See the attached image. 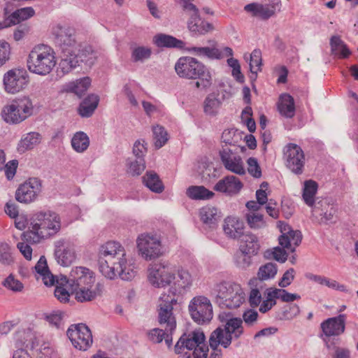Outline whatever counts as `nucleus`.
Returning <instances> with one entry per match:
<instances>
[{
    "label": "nucleus",
    "mask_w": 358,
    "mask_h": 358,
    "mask_svg": "<svg viewBox=\"0 0 358 358\" xmlns=\"http://www.w3.org/2000/svg\"><path fill=\"white\" fill-rule=\"evenodd\" d=\"M31 226L22 234V239L30 243H39L57 234L61 229L59 215L52 211L38 212L31 220Z\"/></svg>",
    "instance_id": "nucleus-1"
},
{
    "label": "nucleus",
    "mask_w": 358,
    "mask_h": 358,
    "mask_svg": "<svg viewBox=\"0 0 358 358\" xmlns=\"http://www.w3.org/2000/svg\"><path fill=\"white\" fill-rule=\"evenodd\" d=\"M179 77L197 80L194 85L197 89L206 90L212 85V75L209 69L202 62L192 57H182L175 65Z\"/></svg>",
    "instance_id": "nucleus-2"
},
{
    "label": "nucleus",
    "mask_w": 358,
    "mask_h": 358,
    "mask_svg": "<svg viewBox=\"0 0 358 358\" xmlns=\"http://www.w3.org/2000/svg\"><path fill=\"white\" fill-rule=\"evenodd\" d=\"M243 320L239 317L226 319L224 328L219 327L210 336L209 344L213 350L210 358H222V352L217 347L220 345L227 348L231 343L233 338L238 339L243 334Z\"/></svg>",
    "instance_id": "nucleus-3"
},
{
    "label": "nucleus",
    "mask_w": 358,
    "mask_h": 358,
    "mask_svg": "<svg viewBox=\"0 0 358 358\" xmlns=\"http://www.w3.org/2000/svg\"><path fill=\"white\" fill-rule=\"evenodd\" d=\"M52 34L54 41L62 53L58 71L61 69L67 71L69 66H71L69 64L74 62L70 61L69 57L79 50L80 43L76 38L75 30L69 27L57 26L54 29Z\"/></svg>",
    "instance_id": "nucleus-4"
},
{
    "label": "nucleus",
    "mask_w": 358,
    "mask_h": 358,
    "mask_svg": "<svg viewBox=\"0 0 358 358\" xmlns=\"http://www.w3.org/2000/svg\"><path fill=\"white\" fill-rule=\"evenodd\" d=\"M211 295L214 297V302L222 308H237L245 300V294L241 285L230 281L215 284Z\"/></svg>",
    "instance_id": "nucleus-5"
},
{
    "label": "nucleus",
    "mask_w": 358,
    "mask_h": 358,
    "mask_svg": "<svg viewBox=\"0 0 358 358\" xmlns=\"http://www.w3.org/2000/svg\"><path fill=\"white\" fill-rule=\"evenodd\" d=\"M126 257L124 247L118 242L108 241L99 247L98 266L99 271L108 279H114V267Z\"/></svg>",
    "instance_id": "nucleus-6"
},
{
    "label": "nucleus",
    "mask_w": 358,
    "mask_h": 358,
    "mask_svg": "<svg viewBox=\"0 0 358 358\" xmlns=\"http://www.w3.org/2000/svg\"><path fill=\"white\" fill-rule=\"evenodd\" d=\"M55 64L52 50L43 44L35 46L30 51L27 60L29 71L41 76L50 73Z\"/></svg>",
    "instance_id": "nucleus-7"
},
{
    "label": "nucleus",
    "mask_w": 358,
    "mask_h": 358,
    "mask_svg": "<svg viewBox=\"0 0 358 358\" xmlns=\"http://www.w3.org/2000/svg\"><path fill=\"white\" fill-rule=\"evenodd\" d=\"M177 301L168 295L160 296L158 309V322L161 327H165L166 344L170 348L173 343V334L176 329V320L173 313Z\"/></svg>",
    "instance_id": "nucleus-8"
},
{
    "label": "nucleus",
    "mask_w": 358,
    "mask_h": 358,
    "mask_svg": "<svg viewBox=\"0 0 358 358\" xmlns=\"http://www.w3.org/2000/svg\"><path fill=\"white\" fill-rule=\"evenodd\" d=\"M148 271V280L155 287L169 286L174 278L173 268L168 262L150 264Z\"/></svg>",
    "instance_id": "nucleus-9"
},
{
    "label": "nucleus",
    "mask_w": 358,
    "mask_h": 358,
    "mask_svg": "<svg viewBox=\"0 0 358 358\" xmlns=\"http://www.w3.org/2000/svg\"><path fill=\"white\" fill-rule=\"evenodd\" d=\"M206 337L202 331L196 329L189 333H184L174 346L175 353L178 356L184 354L186 349L189 352L197 348L202 350H208V347L205 343Z\"/></svg>",
    "instance_id": "nucleus-10"
},
{
    "label": "nucleus",
    "mask_w": 358,
    "mask_h": 358,
    "mask_svg": "<svg viewBox=\"0 0 358 358\" xmlns=\"http://www.w3.org/2000/svg\"><path fill=\"white\" fill-rule=\"evenodd\" d=\"M137 248L142 257L150 261L162 255V248L159 238L156 235L141 234L137 238Z\"/></svg>",
    "instance_id": "nucleus-11"
},
{
    "label": "nucleus",
    "mask_w": 358,
    "mask_h": 358,
    "mask_svg": "<svg viewBox=\"0 0 358 358\" xmlns=\"http://www.w3.org/2000/svg\"><path fill=\"white\" fill-rule=\"evenodd\" d=\"M192 320L199 324L208 322L213 318V307L210 300L203 296L194 297L189 304Z\"/></svg>",
    "instance_id": "nucleus-12"
},
{
    "label": "nucleus",
    "mask_w": 358,
    "mask_h": 358,
    "mask_svg": "<svg viewBox=\"0 0 358 358\" xmlns=\"http://www.w3.org/2000/svg\"><path fill=\"white\" fill-rule=\"evenodd\" d=\"M264 294L265 299L259 308L262 313H266L271 310L276 305L277 299H280L282 302L289 303L301 298L297 294L289 293L283 288L276 287L266 288Z\"/></svg>",
    "instance_id": "nucleus-13"
},
{
    "label": "nucleus",
    "mask_w": 358,
    "mask_h": 358,
    "mask_svg": "<svg viewBox=\"0 0 358 358\" xmlns=\"http://www.w3.org/2000/svg\"><path fill=\"white\" fill-rule=\"evenodd\" d=\"M66 335L73 345L80 350L85 351L92 344V335L89 327L83 323L71 325Z\"/></svg>",
    "instance_id": "nucleus-14"
},
{
    "label": "nucleus",
    "mask_w": 358,
    "mask_h": 358,
    "mask_svg": "<svg viewBox=\"0 0 358 358\" xmlns=\"http://www.w3.org/2000/svg\"><path fill=\"white\" fill-rule=\"evenodd\" d=\"M42 191V182L38 178H29L20 185L15 192L17 201L29 203L36 201Z\"/></svg>",
    "instance_id": "nucleus-15"
},
{
    "label": "nucleus",
    "mask_w": 358,
    "mask_h": 358,
    "mask_svg": "<svg viewBox=\"0 0 358 358\" xmlns=\"http://www.w3.org/2000/svg\"><path fill=\"white\" fill-rule=\"evenodd\" d=\"M286 166L294 174L303 172L305 155L301 148L294 143H289L284 149Z\"/></svg>",
    "instance_id": "nucleus-16"
},
{
    "label": "nucleus",
    "mask_w": 358,
    "mask_h": 358,
    "mask_svg": "<svg viewBox=\"0 0 358 358\" xmlns=\"http://www.w3.org/2000/svg\"><path fill=\"white\" fill-rule=\"evenodd\" d=\"M29 81L28 75L24 69H13L7 71L3 76L5 91L15 94L25 87Z\"/></svg>",
    "instance_id": "nucleus-17"
},
{
    "label": "nucleus",
    "mask_w": 358,
    "mask_h": 358,
    "mask_svg": "<svg viewBox=\"0 0 358 358\" xmlns=\"http://www.w3.org/2000/svg\"><path fill=\"white\" fill-rule=\"evenodd\" d=\"M64 281L69 287L93 286L95 276L93 271L83 266H76L72 268L69 278L64 276Z\"/></svg>",
    "instance_id": "nucleus-18"
},
{
    "label": "nucleus",
    "mask_w": 358,
    "mask_h": 358,
    "mask_svg": "<svg viewBox=\"0 0 358 358\" xmlns=\"http://www.w3.org/2000/svg\"><path fill=\"white\" fill-rule=\"evenodd\" d=\"M219 155L227 170L240 176L245 173L243 159L238 153L229 148H222L219 152Z\"/></svg>",
    "instance_id": "nucleus-19"
},
{
    "label": "nucleus",
    "mask_w": 358,
    "mask_h": 358,
    "mask_svg": "<svg viewBox=\"0 0 358 358\" xmlns=\"http://www.w3.org/2000/svg\"><path fill=\"white\" fill-rule=\"evenodd\" d=\"M54 245V256L57 264L62 266H70L76 257L73 245L65 239H59Z\"/></svg>",
    "instance_id": "nucleus-20"
},
{
    "label": "nucleus",
    "mask_w": 358,
    "mask_h": 358,
    "mask_svg": "<svg viewBox=\"0 0 358 358\" xmlns=\"http://www.w3.org/2000/svg\"><path fill=\"white\" fill-rule=\"evenodd\" d=\"M96 59V54L92 50V47L90 45H83L80 43L79 50L69 57L70 61L74 62L73 63H70L69 64V66L71 65V66H69V69L67 71L65 69H61L59 71H61L63 75L68 73L76 66H79L82 62L90 66L94 64Z\"/></svg>",
    "instance_id": "nucleus-21"
},
{
    "label": "nucleus",
    "mask_w": 358,
    "mask_h": 358,
    "mask_svg": "<svg viewBox=\"0 0 358 358\" xmlns=\"http://www.w3.org/2000/svg\"><path fill=\"white\" fill-rule=\"evenodd\" d=\"M172 285L171 286L169 292V294L164 293L161 295H168L169 296L174 297V299L178 301V299L176 298V295L182 294L187 289H189L192 283V279L190 273L186 270H178L177 274L174 273V278L172 280ZM178 305L177 302V305L175 308Z\"/></svg>",
    "instance_id": "nucleus-22"
},
{
    "label": "nucleus",
    "mask_w": 358,
    "mask_h": 358,
    "mask_svg": "<svg viewBox=\"0 0 358 358\" xmlns=\"http://www.w3.org/2000/svg\"><path fill=\"white\" fill-rule=\"evenodd\" d=\"M15 348L34 349L39 345V334L31 328L21 329L15 331L13 337Z\"/></svg>",
    "instance_id": "nucleus-23"
},
{
    "label": "nucleus",
    "mask_w": 358,
    "mask_h": 358,
    "mask_svg": "<svg viewBox=\"0 0 358 358\" xmlns=\"http://www.w3.org/2000/svg\"><path fill=\"white\" fill-rule=\"evenodd\" d=\"M345 314L329 317L320 324V328L325 337L338 336L345 330Z\"/></svg>",
    "instance_id": "nucleus-24"
},
{
    "label": "nucleus",
    "mask_w": 358,
    "mask_h": 358,
    "mask_svg": "<svg viewBox=\"0 0 358 358\" xmlns=\"http://www.w3.org/2000/svg\"><path fill=\"white\" fill-rule=\"evenodd\" d=\"M280 4V0H272L271 4H261L251 3L244 7V10L252 14L253 17H258L262 20H268L275 13L276 6Z\"/></svg>",
    "instance_id": "nucleus-25"
},
{
    "label": "nucleus",
    "mask_w": 358,
    "mask_h": 358,
    "mask_svg": "<svg viewBox=\"0 0 358 358\" xmlns=\"http://www.w3.org/2000/svg\"><path fill=\"white\" fill-rule=\"evenodd\" d=\"M185 14L189 17L187 27L191 32L204 35L213 30L214 27L211 23L201 20L197 8L194 11H189Z\"/></svg>",
    "instance_id": "nucleus-26"
},
{
    "label": "nucleus",
    "mask_w": 358,
    "mask_h": 358,
    "mask_svg": "<svg viewBox=\"0 0 358 358\" xmlns=\"http://www.w3.org/2000/svg\"><path fill=\"white\" fill-rule=\"evenodd\" d=\"M244 222L236 217H227L224 219L223 231L231 239H240L244 234Z\"/></svg>",
    "instance_id": "nucleus-27"
},
{
    "label": "nucleus",
    "mask_w": 358,
    "mask_h": 358,
    "mask_svg": "<svg viewBox=\"0 0 358 358\" xmlns=\"http://www.w3.org/2000/svg\"><path fill=\"white\" fill-rule=\"evenodd\" d=\"M312 212L313 215L321 217L320 222L327 223L334 222L336 208L333 204L329 203L328 199H322L317 202Z\"/></svg>",
    "instance_id": "nucleus-28"
},
{
    "label": "nucleus",
    "mask_w": 358,
    "mask_h": 358,
    "mask_svg": "<svg viewBox=\"0 0 358 358\" xmlns=\"http://www.w3.org/2000/svg\"><path fill=\"white\" fill-rule=\"evenodd\" d=\"M242 187L243 184L237 177L227 176L216 183L214 189L217 192L232 194L238 193Z\"/></svg>",
    "instance_id": "nucleus-29"
},
{
    "label": "nucleus",
    "mask_w": 358,
    "mask_h": 358,
    "mask_svg": "<svg viewBox=\"0 0 358 358\" xmlns=\"http://www.w3.org/2000/svg\"><path fill=\"white\" fill-rule=\"evenodd\" d=\"M72 293L76 295V299L79 302L90 301L99 295L101 292L102 285L98 283L95 289H92V286H85L75 287H69Z\"/></svg>",
    "instance_id": "nucleus-30"
},
{
    "label": "nucleus",
    "mask_w": 358,
    "mask_h": 358,
    "mask_svg": "<svg viewBox=\"0 0 358 358\" xmlns=\"http://www.w3.org/2000/svg\"><path fill=\"white\" fill-rule=\"evenodd\" d=\"M260 244L257 236L252 233L245 234L241 238L238 249L253 256L257 255Z\"/></svg>",
    "instance_id": "nucleus-31"
},
{
    "label": "nucleus",
    "mask_w": 358,
    "mask_h": 358,
    "mask_svg": "<svg viewBox=\"0 0 358 358\" xmlns=\"http://www.w3.org/2000/svg\"><path fill=\"white\" fill-rule=\"evenodd\" d=\"M11 103L17 110V113H20V116H22L23 120H25L34 114V105L29 96H24L16 98L11 101Z\"/></svg>",
    "instance_id": "nucleus-32"
},
{
    "label": "nucleus",
    "mask_w": 358,
    "mask_h": 358,
    "mask_svg": "<svg viewBox=\"0 0 358 358\" xmlns=\"http://www.w3.org/2000/svg\"><path fill=\"white\" fill-rule=\"evenodd\" d=\"M278 110L282 116L286 118L293 117L295 115L294 98L289 94H281L278 102Z\"/></svg>",
    "instance_id": "nucleus-33"
},
{
    "label": "nucleus",
    "mask_w": 358,
    "mask_h": 358,
    "mask_svg": "<svg viewBox=\"0 0 358 358\" xmlns=\"http://www.w3.org/2000/svg\"><path fill=\"white\" fill-rule=\"evenodd\" d=\"M99 102V97L95 94L88 95L80 103L78 108V114L83 117H91Z\"/></svg>",
    "instance_id": "nucleus-34"
},
{
    "label": "nucleus",
    "mask_w": 358,
    "mask_h": 358,
    "mask_svg": "<svg viewBox=\"0 0 358 358\" xmlns=\"http://www.w3.org/2000/svg\"><path fill=\"white\" fill-rule=\"evenodd\" d=\"M317 188V183L313 180H308L304 182L302 197L305 203L312 208V210L320 200L319 199H315Z\"/></svg>",
    "instance_id": "nucleus-35"
},
{
    "label": "nucleus",
    "mask_w": 358,
    "mask_h": 358,
    "mask_svg": "<svg viewBox=\"0 0 358 358\" xmlns=\"http://www.w3.org/2000/svg\"><path fill=\"white\" fill-rule=\"evenodd\" d=\"M114 278L119 276L122 280L129 281L135 277L137 271L134 266L132 264H128L127 259L124 257L122 262H119L114 267Z\"/></svg>",
    "instance_id": "nucleus-36"
},
{
    "label": "nucleus",
    "mask_w": 358,
    "mask_h": 358,
    "mask_svg": "<svg viewBox=\"0 0 358 358\" xmlns=\"http://www.w3.org/2000/svg\"><path fill=\"white\" fill-rule=\"evenodd\" d=\"M153 41L158 48H182L184 45L182 41L165 34L155 35Z\"/></svg>",
    "instance_id": "nucleus-37"
},
{
    "label": "nucleus",
    "mask_w": 358,
    "mask_h": 358,
    "mask_svg": "<svg viewBox=\"0 0 358 358\" xmlns=\"http://www.w3.org/2000/svg\"><path fill=\"white\" fill-rule=\"evenodd\" d=\"M189 51L197 57H206L210 59H221L223 58L222 51L215 45L212 47L193 46L189 49Z\"/></svg>",
    "instance_id": "nucleus-38"
},
{
    "label": "nucleus",
    "mask_w": 358,
    "mask_h": 358,
    "mask_svg": "<svg viewBox=\"0 0 358 358\" xmlns=\"http://www.w3.org/2000/svg\"><path fill=\"white\" fill-rule=\"evenodd\" d=\"M34 15L35 10L32 7H24L17 9L6 19L8 27H11L31 18Z\"/></svg>",
    "instance_id": "nucleus-39"
},
{
    "label": "nucleus",
    "mask_w": 358,
    "mask_h": 358,
    "mask_svg": "<svg viewBox=\"0 0 358 358\" xmlns=\"http://www.w3.org/2000/svg\"><path fill=\"white\" fill-rule=\"evenodd\" d=\"M199 215L203 224L210 229H215L217 227L220 215L216 208L208 206L203 207L200 210Z\"/></svg>",
    "instance_id": "nucleus-40"
},
{
    "label": "nucleus",
    "mask_w": 358,
    "mask_h": 358,
    "mask_svg": "<svg viewBox=\"0 0 358 358\" xmlns=\"http://www.w3.org/2000/svg\"><path fill=\"white\" fill-rule=\"evenodd\" d=\"M331 54L339 59L348 58L351 51L338 36H333L330 39Z\"/></svg>",
    "instance_id": "nucleus-41"
},
{
    "label": "nucleus",
    "mask_w": 358,
    "mask_h": 358,
    "mask_svg": "<svg viewBox=\"0 0 358 358\" xmlns=\"http://www.w3.org/2000/svg\"><path fill=\"white\" fill-rule=\"evenodd\" d=\"M142 180L143 183L153 192L161 193L164 189L158 174L155 171H147Z\"/></svg>",
    "instance_id": "nucleus-42"
},
{
    "label": "nucleus",
    "mask_w": 358,
    "mask_h": 358,
    "mask_svg": "<svg viewBox=\"0 0 358 358\" xmlns=\"http://www.w3.org/2000/svg\"><path fill=\"white\" fill-rule=\"evenodd\" d=\"M41 141V135L37 132L28 133L24 137L22 138L17 145L19 152H24L26 150L32 149Z\"/></svg>",
    "instance_id": "nucleus-43"
},
{
    "label": "nucleus",
    "mask_w": 358,
    "mask_h": 358,
    "mask_svg": "<svg viewBox=\"0 0 358 358\" xmlns=\"http://www.w3.org/2000/svg\"><path fill=\"white\" fill-rule=\"evenodd\" d=\"M187 196L194 200L209 199L214 196L212 191L208 190L204 186L192 185L187 189Z\"/></svg>",
    "instance_id": "nucleus-44"
},
{
    "label": "nucleus",
    "mask_w": 358,
    "mask_h": 358,
    "mask_svg": "<svg viewBox=\"0 0 358 358\" xmlns=\"http://www.w3.org/2000/svg\"><path fill=\"white\" fill-rule=\"evenodd\" d=\"M1 115L2 119L10 124H17L24 121L11 102L3 107Z\"/></svg>",
    "instance_id": "nucleus-45"
},
{
    "label": "nucleus",
    "mask_w": 358,
    "mask_h": 358,
    "mask_svg": "<svg viewBox=\"0 0 358 358\" xmlns=\"http://www.w3.org/2000/svg\"><path fill=\"white\" fill-rule=\"evenodd\" d=\"M250 69L251 76H250L252 80L257 78V72L261 71L262 66V52L259 49H255L250 55Z\"/></svg>",
    "instance_id": "nucleus-46"
},
{
    "label": "nucleus",
    "mask_w": 358,
    "mask_h": 358,
    "mask_svg": "<svg viewBox=\"0 0 358 358\" xmlns=\"http://www.w3.org/2000/svg\"><path fill=\"white\" fill-rule=\"evenodd\" d=\"M89 145V137L83 131L76 133L71 139V145L78 152H83L86 150Z\"/></svg>",
    "instance_id": "nucleus-47"
},
{
    "label": "nucleus",
    "mask_w": 358,
    "mask_h": 358,
    "mask_svg": "<svg viewBox=\"0 0 358 358\" xmlns=\"http://www.w3.org/2000/svg\"><path fill=\"white\" fill-rule=\"evenodd\" d=\"M90 83V78L89 77H85L71 83L68 86V89L70 92L81 97L87 90Z\"/></svg>",
    "instance_id": "nucleus-48"
},
{
    "label": "nucleus",
    "mask_w": 358,
    "mask_h": 358,
    "mask_svg": "<svg viewBox=\"0 0 358 358\" xmlns=\"http://www.w3.org/2000/svg\"><path fill=\"white\" fill-rule=\"evenodd\" d=\"M127 171L132 176H138L145 169V159H128L127 161Z\"/></svg>",
    "instance_id": "nucleus-49"
},
{
    "label": "nucleus",
    "mask_w": 358,
    "mask_h": 358,
    "mask_svg": "<svg viewBox=\"0 0 358 358\" xmlns=\"http://www.w3.org/2000/svg\"><path fill=\"white\" fill-rule=\"evenodd\" d=\"M242 132L237 129H225L222 134V141L226 145H237L242 140Z\"/></svg>",
    "instance_id": "nucleus-50"
},
{
    "label": "nucleus",
    "mask_w": 358,
    "mask_h": 358,
    "mask_svg": "<svg viewBox=\"0 0 358 358\" xmlns=\"http://www.w3.org/2000/svg\"><path fill=\"white\" fill-rule=\"evenodd\" d=\"M14 262L11 247L6 243L0 242V264L3 266H11Z\"/></svg>",
    "instance_id": "nucleus-51"
},
{
    "label": "nucleus",
    "mask_w": 358,
    "mask_h": 358,
    "mask_svg": "<svg viewBox=\"0 0 358 358\" xmlns=\"http://www.w3.org/2000/svg\"><path fill=\"white\" fill-rule=\"evenodd\" d=\"M277 266L274 263H267L259 268L257 276L260 281L273 278L277 273Z\"/></svg>",
    "instance_id": "nucleus-52"
},
{
    "label": "nucleus",
    "mask_w": 358,
    "mask_h": 358,
    "mask_svg": "<svg viewBox=\"0 0 358 358\" xmlns=\"http://www.w3.org/2000/svg\"><path fill=\"white\" fill-rule=\"evenodd\" d=\"M300 309L296 304L284 306L280 312L276 313L275 318L279 320H292L299 314Z\"/></svg>",
    "instance_id": "nucleus-53"
},
{
    "label": "nucleus",
    "mask_w": 358,
    "mask_h": 358,
    "mask_svg": "<svg viewBox=\"0 0 358 358\" xmlns=\"http://www.w3.org/2000/svg\"><path fill=\"white\" fill-rule=\"evenodd\" d=\"M155 146L157 149L163 147L168 141V134L165 129L159 125L154 126L152 128Z\"/></svg>",
    "instance_id": "nucleus-54"
},
{
    "label": "nucleus",
    "mask_w": 358,
    "mask_h": 358,
    "mask_svg": "<svg viewBox=\"0 0 358 358\" xmlns=\"http://www.w3.org/2000/svg\"><path fill=\"white\" fill-rule=\"evenodd\" d=\"M252 256L253 255L248 252H243V251H241L239 249H238L237 252L234 256L235 264L238 268L245 269L250 266Z\"/></svg>",
    "instance_id": "nucleus-55"
},
{
    "label": "nucleus",
    "mask_w": 358,
    "mask_h": 358,
    "mask_svg": "<svg viewBox=\"0 0 358 358\" xmlns=\"http://www.w3.org/2000/svg\"><path fill=\"white\" fill-rule=\"evenodd\" d=\"M247 222L252 229H261L266 226V222L262 214L251 212L245 215Z\"/></svg>",
    "instance_id": "nucleus-56"
},
{
    "label": "nucleus",
    "mask_w": 358,
    "mask_h": 358,
    "mask_svg": "<svg viewBox=\"0 0 358 358\" xmlns=\"http://www.w3.org/2000/svg\"><path fill=\"white\" fill-rule=\"evenodd\" d=\"M278 226L280 229V232L282 233V235L278 238L279 244L283 248H289V240L287 238V235L290 233L293 229L291 228V227L282 222L279 221L278 223Z\"/></svg>",
    "instance_id": "nucleus-57"
},
{
    "label": "nucleus",
    "mask_w": 358,
    "mask_h": 358,
    "mask_svg": "<svg viewBox=\"0 0 358 358\" xmlns=\"http://www.w3.org/2000/svg\"><path fill=\"white\" fill-rule=\"evenodd\" d=\"M287 253L286 251L280 247H275L273 250H267L264 252V257L267 259L273 258L276 261L284 263L287 259Z\"/></svg>",
    "instance_id": "nucleus-58"
},
{
    "label": "nucleus",
    "mask_w": 358,
    "mask_h": 358,
    "mask_svg": "<svg viewBox=\"0 0 358 358\" xmlns=\"http://www.w3.org/2000/svg\"><path fill=\"white\" fill-rule=\"evenodd\" d=\"M2 285L15 292H21L24 288L23 284L20 280L16 279L13 274H10L2 282Z\"/></svg>",
    "instance_id": "nucleus-59"
},
{
    "label": "nucleus",
    "mask_w": 358,
    "mask_h": 358,
    "mask_svg": "<svg viewBox=\"0 0 358 358\" xmlns=\"http://www.w3.org/2000/svg\"><path fill=\"white\" fill-rule=\"evenodd\" d=\"M220 101L215 97L208 96L204 101V111L206 114L213 115L217 113Z\"/></svg>",
    "instance_id": "nucleus-60"
},
{
    "label": "nucleus",
    "mask_w": 358,
    "mask_h": 358,
    "mask_svg": "<svg viewBox=\"0 0 358 358\" xmlns=\"http://www.w3.org/2000/svg\"><path fill=\"white\" fill-rule=\"evenodd\" d=\"M147 151V143L145 140L139 139L135 141L132 152L136 159H144Z\"/></svg>",
    "instance_id": "nucleus-61"
},
{
    "label": "nucleus",
    "mask_w": 358,
    "mask_h": 358,
    "mask_svg": "<svg viewBox=\"0 0 358 358\" xmlns=\"http://www.w3.org/2000/svg\"><path fill=\"white\" fill-rule=\"evenodd\" d=\"M151 50L145 47H138L133 50L131 57L134 62L142 61L150 58Z\"/></svg>",
    "instance_id": "nucleus-62"
},
{
    "label": "nucleus",
    "mask_w": 358,
    "mask_h": 358,
    "mask_svg": "<svg viewBox=\"0 0 358 358\" xmlns=\"http://www.w3.org/2000/svg\"><path fill=\"white\" fill-rule=\"evenodd\" d=\"M63 314L61 311H54L45 315V320L52 327L59 329L62 324Z\"/></svg>",
    "instance_id": "nucleus-63"
},
{
    "label": "nucleus",
    "mask_w": 358,
    "mask_h": 358,
    "mask_svg": "<svg viewBox=\"0 0 358 358\" xmlns=\"http://www.w3.org/2000/svg\"><path fill=\"white\" fill-rule=\"evenodd\" d=\"M248 163V173L255 178H259L262 177V170L259 165L258 161L255 157H250L247 160Z\"/></svg>",
    "instance_id": "nucleus-64"
}]
</instances>
